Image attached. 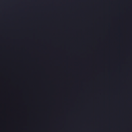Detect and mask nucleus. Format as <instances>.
<instances>
[{
	"label": "nucleus",
	"mask_w": 132,
	"mask_h": 132,
	"mask_svg": "<svg viewBox=\"0 0 132 132\" xmlns=\"http://www.w3.org/2000/svg\"><path fill=\"white\" fill-rule=\"evenodd\" d=\"M58 25H132V24H58Z\"/></svg>",
	"instance_id": "f257e3e1"
}]
</instances>
